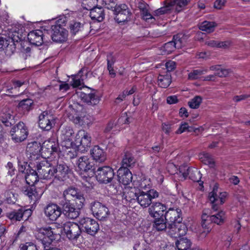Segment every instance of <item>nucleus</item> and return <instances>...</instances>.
Instances as JSON below:
<instances>
[{
	"mask_svg": "<svg viewBox=\"0 0 250 250\" xmlns=\"http://www.w3.org/2000/svg\"><path fill=\"white\" fill-rule=\"evenodd\" d=\"M85 198L83 194L74 187L65 189L59 199L62 213L68 218L74 219L80 214V209L84 206Z\"/></svg>",
	"mask_w": 250,
	"mask_h": 250,
	"instance_id": "nucleus-1",
	"label": "nucleus"
},
{
	"mask_svg": "<svg viewBox=\"0 0 250 250\" xmlns=\"http://www.w3.org/2000/svg\"><path fill=\"white\" fill-rule=\"evenodd\" d=\"M165 218L168 224V235L171 237H181L185 235L188 229L182 222L181 209L178 208L169 207L165 214Z\"/></svg>",
	"mask_w": 250,
	"mask_h": 250,
	"instance_id": "nucleus-2",
	"label": "nucleus"
},
{
	"mask_svg": "<svg viewBox=\"0 0 250 250\" xmlns=\"http://www.w3.org/2000/svg\"><path fill=\"white\" fill-rule=\"evenodd\" d=\"M226 218L225 213L221 210L213 215H209L204 210L202 215V227L205 229L202 233V235L206 236L211 230L213 223L218 225L223 224Z\"/></svg>",
	"mask_w": 250,
	"mask_h": 250,
	"instance_id": "nucleus-3",
	"label": "nucleus"
},
{
	"mask_svg": "<svg viewBox=\"0 0 250 250\" xmlns=\"http://www.w3.org/2000/svg\"><path fill=\"white\" fill-rule=\"evenodd\" d=\"M57 236L56 229L51 227L41 228L35 232L36 239L42 242L43 247L50 246Z\"/></svg>",
	"mask_w": 250,
	"mask_h": 250,
	"instance_id": "nucleus-4",
	"label": "nucleus"
},
{
	"mask_svg": "<svg viewBox=\"0 0 250 250\" xmlns=\"http://www.w3.org/2000/svg\"><path fill=\"white\" fill-rule=\"evenodd\" d=\"M91 136L83 130L78 131L76 136L75 146L77 151L82 153L86 151L91 145Z\"/></svg>",
	"mask_w": 250,
	"mask_h": 250,
	"instance_id": "nucleus-5",
	"label": "nucleus"
},
{
	"mask_svg": "<svg viewBox=\"0 0 250 250\" xmlns=\"http://www.w3.org/2000/svg\"><path fill=\"white\" fill-rule=\"evenodd\" d=\"M37 170L41 178L45 180H52L53 182H56L55 180V167L47 162L43 161L37 163Z\"/></svg>",
	"mask_w": 250,
	"mask_h": 250,
	"instance_id": "nucleus-6",
	"label": "nucleus"
},
{
	"mask_svg": "<svg viewBox=\"0 0 250 250\" xmlns=\"http://www.w3.org/2000/svg\"><path fill=\"white\" fill-rule=\"evenodd\" d=\"M90 209L93 216L100 221H105L110 215L108 208L98 201H93L90 203Z\"/></svg>",
	"mask_w": 250,
	"mask_h": 250,
	"instance_id": "nucleus-7",
	"label": "nucleus"
},
{
	"mask_svg": "<svg viewBox=\"0 0 250 250\" xmlns=\"http://www.w3.org/2000/svg\"><path fill=\"white\" fill-rule=\"evenodd\" d=\"M159 192L154 189H151L146 191H140L137 197L138 203L143 208L150 207L153 203L152 200L159 197Z\"/></svg>",
	"mask_w": 250,
	"mask_h": 250,
	"instance_id": "nucleus-8",
	"label": "nucleus"
},
{
	"mask_svg": "<svg viewBox=\"0 0 250 250\" xmlns=\"http://www.w3.org/2000/svg\"><path fill=\"white\" fill-rule=\"evenodd\" d=\"M11 139L15 143H21L27 137L28 132L24 123L20 122L10 131Z\"/></svg>",
	"mask_w": 250,
	"mask_h": 250,
	"instance_id": "nucleus-9",
	"label": "nucleus"
},
{
	"mask_svg": "<svg viewBox=\"0 0 250 250\" xmlns=\"http://www.w3.org/2000/svg\"><path fill=\"white\" fill-rule=\"evenodd\" d=\"M114 175V170L109 166L99 167L96 172L97 180L102 184H106L111 182Z\"/></svg>",
	"mask_w": 250,
	"mask_h": 250,
	"instance_id": "nucleus-10",
	"label": "nucleus"
},
{
	"mask_svg": "<svg viewBox=\"0 0 250 250\" xmlns=\"http://www.w3.org/2000/svg\"><path fill=\"white\" fill-rule=\"evenodd\" d=\"M63 230L67 238L70 240H76L81 235V225L73 222H66L63 225Z\"/></svg>",
	"mask_w": 250,
	"mask_h": 250,
	"instance_id": "nucleus-11",
	"label": "nucleus"
},
{
	"mask_svg": "<svg viewBox=\"0 0 250 250\" xmlns=\"http://www.w3.org/2000/svg\"><path fill=\"white\" fill-rule=\"evenodd\" d=\"M79 223L81 225L82 231L91 235H95L99 229L98 223L94 219L88 217L81 219Z\"/></svg>",
	"mask_w": 250,
	"mask_h": 250,
	"instance_id": "nucleus-12",
	"label": "nucleus"
},
{
	"mask_svg": "<svg viewBox=\"0 0 250 250\" xmlns=\"http://www.w3.org/2000/svg\"><path fill=\"white\" fill-rule=\"evenodd\" d=\"M78 93L81 100L88 105H96L99 103L100 100V97L95 90L86 88L84 89L83 91L78 92Z\"/></svg>",
	"mask_w": 250,
	"mask_h": 250,
	"instance_id": "nucleus-13",
	"label": "nucleus"
},
{
	"mask_svg": "<svg viewBox=\"0 0 250 250\" xmlns=\"http://www.w3.org/2000/svg\"><path fill=\"white\" fill-rule=\"evenodd\" d=\"M116 17L115 19L119 22L127 21L130 20L131 12L128 6L125 4H121L116 6L114 10Z\"/></svg>",
	"mask_w": 250,
	"mask_h": 250,
	"instance_id": "nucleus-14",
	"label": "nucleus"
},
{
	"mask_svg": "<svg viewBox=\"0 0 250 250\" xmlns=\"http://www.w3.org/2000/svg\"><path fill=\"white\" fill-rule=\"evenodd\" d=\"M55 124V119L52 115L46 111H43L39 117V125L44 130H50Z\"/></svg>",
	"mask_w": 250,
	"mask_h": 250,
	"instance_id": "nucleus-15",
	"label": "nucleus"
},
{
	"mask_svg": "<svg viewBox=\"0 0 250 250\" xmlns=\"http://www.w3.org/2000/svg\"><path fill=\"white\" fill-rule=\"evenodd\" d=\"M76 165L81 171L94 173L95 167L93 161L88 156H81L78 159Z\"/></svg>",
	"mask_w": 250,
	"mask_h": 250,
	"instance_id": "nucleus-16",
	"label": "nucleus"
},
{
	"mask_svg": "<svg viewBox=\"0 0 250 250\" xmlns=\"http://www.w3.org/2000/svg\"><path fill=\"white\" fill-rule=\"evenodd\" d=\"M51 38L54 42H65L67 38V31L60 26L54 25L51 27Z\"/></svg>",
	"mask_w": 250,
	"mask_h": 250,
	"instance_id": "nucleus-17",
	"label": "nucleus"
},
{
	"mask_svg": "<svg viewBox=\"0 0 250 250\" xmlns=\"http://www.w3.org/2000/svg\"><path fill=\"white\" fill-rule=\"evenodd\" d=\"M217 188L214 187L213 190L209 193L208 198L212 204V208L214 211L219 209V206L222 205L225 202V198L226 196V193H220V196L217 193Z\"/></svg>",
	"mask_w": 250,
	"mask_h": 250,
	"instance_id": "nucleus-18",
	"label": "nucleus"
},
{
	"mask_svg": "<svg viewBox=\"0 0 250 250\" xmlns=\"http://www.w3.org/2000/svg\"><path fill=\"white\" fill-rule=\"evenodd\" d=\"M179 171L185 178L188 176L194 182H199L202 177L200 171L194 167H181L179 168Z\"/></svg>",
	"mask_w": 250,
	"mask_h": 250,
	"instance_id": "nucleus-19",
	"label": "nucleus"
},
{
	"mask_svg": "<svg viewBox=\"0 0 250 250\" xmlns=\"http://www.w3.org/2000/svg\"><path fill=\"white\" fill-rule=\"evenodd\" d=\"M44 213L50 220L56 221L62 214V209L57 204H50L45 208Z\"/></svg>",
	"mask_w": 250,
	"mask_h": 250,
	"instance_id": "nucleus-20",
	"label": "nucleus"
},
{
	"mask_svg": "<svg viewBox=\"0 0 250 250\" xmlns=\"http://www.w3.org/2000/svg\"><path fill=\"white\" fill-rule=\"evenodd\" d=\"M55 167V180L56 182H62L65 180L67 177L69 168L64 163L58 164Z\"/></svg>",
	"mask_w": 250,
	"mask_h": 250,
	"instance_id": "nucleus-21",
	"label": "nucleus"
},
{
	"mask_svg": "<svg viewBox=\"0 0 250 250\" xmlns=\"http://www.w3.org/2000/svg\"><path fill=\"white\" fill-rule=\"evenodd\" d=\"M167 209V207L160 202H153L149 207L148 212L149 215L153 218H160L163 215V212Z\"/></svg>",
	"mask_w": 250,
	"mask_h": 250,
	"instance_id": "nucleus-22",
	"label": "nucleus"
},
{
	"mask_svg": "<svg viewBox=\"0 0 250 250\" xmlns=\"http://www.w3.org/2000/svg\"><path fill=\"white\" fill-rule=\"evenodd\" d=\"M29 42L36 46L42 44L43 41L45 40V34L40 30H36L30 32L27 36Z\"/></svg>",
	"mask_w": 250,
	"mask_h": 250,
	"instance_id": "nucleus-23",
	"label": "nucleus"
},
{
	"mask_svg": "<svg viewBox=\"0 0 250 250\" xmlns=\"http://www.w3.org/2000/svg\"><path fill=\"white\" fill-rule=\"evenodd\" d=\"M119 181L124 185L130 184L132 180V174L128 168L121 167L117 171Z\"/></svg>",
	"mask_w": 250,
	"mask_h": 250,
	"instance_id": "nucleus-24",
	"label": "nucleus"
},
{
	"mask_svg": "<svg viewBox=\"0 0 250 250\" xmlns=\"http://www.w3.org/2000/svg\"><path fill=\"white\" fill-rule=\"evenodd\" d=\"M31 214V211L30 209H24L21 208L18 210H14L7 213V217L12 221H21L22 217L25 216L27 218Z\"/></svg>",
	"mask_w": 250,
	"mask_h": 250,
	"instance_id": "nucleus-25",
	"label": "nucleus"
},
{
	"mask_svg": "<svg viewBox=\"0 0 250 250\" xmlns=\"http://www.w3.org/2000/svg\"><path fill=\"white\" fill-rule=\"evenodd\" d=\"M23 193L27 196L30 200L35 202L41 198L42 191L39 188L37 189L35 186H28L23 190Z\"/></svg>",
	"mask_w": 250,
	"mask_h": 250,
	"instance_id": "nucleus-26",
	"label": "nucleus"
},
{
	"mask_svg": "<svg viewBox=\"0 0 250 250\" xmlns=\"http://www.w3.org/2000/svg\"><path fill=\"white\" fill-rule=\"evenodd\" d=\"M90 153L93 159L98 162H103L106 159L105 152L98 146H94L91 150Z\"/></svg>",
	"mask_w": 250,
	"mask_h": 250,
	"instance_id": "nucleus-27",
	"label": "nucleus"
},
{
	"mask_svg": "<svg viewBox=\"0 0 250 250\" xmlns=\"http://www.w3.org/2000/svg\"><path fill=\"white\" fill-rule=\"evenodd\" d=\"M45 145L41 146L40 143L37 142H33L28 144L26 147V152L28 155H30V157L32 155L36 156L39 155L42 148L43 149Z\"/></svg>",
	"mask_w": 250,
	"mask_h": 250,
	"instance_id": "nucleus-28",
	"label": "nucleus"
},
{
	"mask_svg": "<svg viewBox=\"0 0 250 250\" xmlns=\"http://www.w3.org/2000/svg\"><path fill=\"white\" fill-rule=\"evenodd\" d=\"M90 17L93 20L99 22L103 21L104 18V9L102 7H94L90 10Z\"/></svg>",
	"mask_w": 250,
	"mask_h": 250,
	"instance_id": "nucleus-29",
	"label": "nucleus"
},
{
	"mask_svg": "<svg viewBox=\"0 0 250 250\" xmlns=\"http://www.w3.org/2000/svg\"><path fill=\"white\" fill-rule=\"evenodd\" d=\"M39 177L36 167V170L30 169L29 172H27L25 178L26 183L29 186H35L34 184L38 182Z\"/></svg>",
	"mask_w": 250,
	"mask_h": 250,
	"instance_id": "nucleus-30",
	"label": "nucleus"
},
{
	"mask_svg": "<svg viewBox=\"0 0 250 250\" xmlns=\"http://www.w3.org/2000/svg\"><path fill=\"white\" fill-rule=\"evenodd\" d=\"M153 227L157 231L166 230L168 234V224L162 217L154 218Z\"/></svg>",
	"mask_w": 250,
	"mask_h": 250,
	"instance_id": "nucleus-31",
	"label": "nucleus"
},
{
	"mask_svg": "<svg viewBox=\"0 0 250 250\" xmlns=\"http://www.w3.org/2000/svg\"><path fill=\"white\" fill-rule=\"evenodd\" d=\"M178 250H189L192 242L187 237H181L175 243Z\"/></svg>",
	"mask_w": 250,
	"mask_h": 250,
	"instance_id": "nucleus-32",
	"label": "nucleus"
},
{
	"mask_svg": "<svg viewBox=\"0 0 250 250\" xmlns=\"http://www.w3.org/2000/svg\"><path fill=\"white\" fill-rule=\"evenodd\" d=\"M135 160L132 154L128 152L125 153L122 161V167H130L134 166Z\"/></svg>",
	"mask_w": 250,
	"mask_h": 250,
	"instance_id": "nucleus-33",
	"label": "nucleus"
},
{
	"mask_svg": "<svg viewBox=\"0 0 250 250\" xmlns=\"http://www.w3.org/2000/svg\"><path fill=\"white\" fill-rule=\"evenodd\" d=\"M140 190L136 187H131L126 189L125 192V198L129 201L132 200H136L137 197H138Z\"/></svg>",
	"mask_w": 250,
	"mask_h": 250,
	"instance_id": "nucleus-34",
	"label": "nucleus"
},
{
	"mask_svg": "<svg viewBox=\"0 0 250 250\" xmlns=\"http://www.w3.org/2000/svg\"><path fill=\"white\" fill-rule=\"evenodd\" d=\"M199 157L200 160L203 163L209 166L210 167H214V160L209 153L204 152L200 153Z\"/></svg>",
	"mask_w": 250,
	"mask_h": 250,
	"instance_id": "nucleus-35",
	"label": "nucleus"
},
{
	"mask_svg": "<svg viewBox=\"0 0 250 250\" xmlns=\"http://www.w3.org/2000/svg\"><path fill=\"white\" fill-rule=\"evenodd\" d=\"M216 25L217 24L215 22L206 21L201 23L199 29L203 31L209 33L214 31Z\"/></svg>",
	"mask_w": 250,
	"mask_h": 250,
	"instance_id": "nucleus-36",
	"label": "nucleus"
},
{
	"mask_svg": "<svg viewBox=\"0 0 250 250\" xmlns=\"http://www.w3.org/2000/svg\"><path fill=\"white\" fill-rule=\"evenodd\" d=\"M61 138L62 140H72L74 131L72 127L65 126L61 131Z\"/></svg>",
	"mask_w": 250,
	"mask_h": 250,
	"instance_id": "nucleus-37",
	"label": "nucleus"
},
{
	"mask_svg": "<svg viewBox=\"0 0 250 250\" xmlns=\"http://www.w3.org/2000/svg\"><path fill=\"white\" fill-rule=\"evenodd\" d=\"M33 101L30 99L21 100L18 104V107L24 112H28L32 109Z\"/></svg>",
	"mask_w": 250,
	"mask_h": 250,
	"instance_id": "nucleus-38",
	"label": "nucleus"
},
{
	"mask_svg": "<svg viewBox=\"0 0 250 250\" xmlns=\"http://www.w3.org/2000/svg\"><path fill=\"white\" fill-rule=\"evenodd\" d=\"M171 82L170 75L168 74L166 75H160L158 78V85L162 88H166L167 87Z\"/></svg>",
	"mask_w": 250,
	"mask_h": 250,
	"instance_id": "nucleus-39",
	"label": "nucleus"
},
{
	"mask_svg": "<svg viewBox=\"0 0 250 250\" xmlns=\"http://www.w3.org/2000/svg\"><path fill=\"white\" fill-rule=\"evenodd\" d=\"M190 1V0H171L170 4L172 7L175 6L176 11L179 12L188 4Z\"/></svg>",
	"mask_w": 250,
	"mask_h": 250,
	"instance_id": "nucleus-40",
	"label": "nucleus"
},
{
	"mask_svg": "<svg viewBox=\"0 0 250 250\" xmlns=\"http://www.w3.org/2000/svg\"><path fill=\"white\" fill-rule=\"evenodd\" d=\"M177 49L172 41L166 43L160 48L161 54L163 55H168Z\"/></svg>",
	"mask_w": 250,
	"mask_h": 250,
	"instance_id": "nucleus-41",
	"label": "nucleus"
},
{
	"mask_svg": "<svg viewBox=\"0 0 250 250\" xmlns=\"http://www.w3.org/2000/svg\"><path fill=\"white\" fill-rule=\"evenodd\" d=\"M176 46L177 49L182 48L185 45V38L184 35L182 34H178L174 35L173 37L172 41H171Z\"/></svg>",
	"mask_w": 250,
	"mask_h": 250,
	"instance_id": "nucleus-42",
	"label": "nucleus"
},
{
	"mask_svg": "<svg viewBox=\"0 0 250 250\" xmlns=\"http://www.w3.org/2000/svg\"><path fill=\"white\" fill-rule=\"evenodd\" d=\"M165 5L160 8L154 11V15L157 16H159L162 15L170 13V11L172 7L170 4V2H167V0L164 1Z\"/></svg>",
	"mask_w": 250,
	"mask_h": 250,
	"instance_id": "nucleus-43",
	"label": "nucleus"
},
{
	"mask_svg": "<svg viewBox=\"0 0 250 250\" xmlns=\"http://www.w3.org/2000/svg\"><path fill=\"white\" fill-rule=\"evenodd\" d=\"M202 100L203 98L202 97L196 96L188 102V104L191 108L197 109L199 108Z\"/></svg>",
	"mask_w": 250,
	"mask_h": 250,
	"instance_id": "nucleus-44",
	"label": "nucleus"
},
{
	"mask_svg": "<svg viewBox=\"0 0 250 250\" xmlns=\"http://www.w3.org/2000/svg\"><path fill=\"white\" fill-rule=\"evenodd\" d=\"M197 130H198L197 128L193 129L192 127L189 126L187 123L185 122L181 124L180 127L175 132V133L179 134L186 131L188 132H191L192 131L196 132Z\"/></svg>",
	"mask_w": 250,
	"mask_h": 250,
	"instance_id": "nucleus-45",
	"label": "nucleus"
},
{
	"mask_svg": "<svg viewBox=\"0 0 250 250\" xmlns=\"http://www.w3.org/2000/svg\"><path fill=\"white\" fill-rule=\"evenodd\" d=\"M16 50V45L11 40H9V42L6 45L5 48L3 50L5 55L8 56L12 55Z\"/></svg>",
	"mask_w": 250,
	"mask_h": 250,
	"instance_id": "nucleus-46",
	"label": "nucleus"
},
{
	"mask_svg": "<svg viewBox=\"0 0 250 250\" xmlns=\"http://www.w3.org/2000/svg\"><path fill=\"white\" fill-rule=\"evenodd\" d=\"M207 72V69L194 70L188 74V79L190 80L197 79L199 76L204 74Z\"/></svg>",
	"mask_w": 250,
	"mask_h": 250,
	"instance_id": "nucleus-47",
	"label": "nucleus"
},
{
	"mask_svg": "<svg viewBox=\"0 0 250 250\" xmlns=\"http://www.w3.org/2000/svg\"><path fill=\"white\" fill-rule=\"evenodd\" d=\"M107 69L109 71V75L111 77L114 78L116 76V73L113 69V65L114 63V60L112 56H108L107 59Z\"/></svg>",
	"mask_w": 250,
	"mask_h": 250,
	"instance_id": "nucleus-48",
	"label": "nucleus"
},
{
	"mask_svg": "<svg viewBox=\"0 0 250 250\" xmlns=\"http://www.w3.org/2000/svg\"><path fill=\"white\" fill-rule=\"evenodd\" d=\"M70 32L75 35L79 31L82 30L83 29V24H82L79 22H74L73 23L70 24Z\"/></svg>",
	"mask_w": 250,
	"mask_h": 250,
	"instance_id": "nucleus-49",
	"label": "nucleus"
},
{
	"mask_svg": "<svg viewBox=\"0 0 250 250\" xmlns=\"http://www.w3.org/2000/svg\"><path fill=\"white\" fill-rule=\"evenodd\" d=\"M87 119V116L80 117L77 116L75 117L73 116L72 120L75 124L84 125V124H88V122L86 121Z\"/></svg>",
	"mask_w": 250,
	"mask_h": 250,
	"instance_id": "nucleus-50",
	"label": "nucleus"
},
{
	"mask_svg": "<svg viewBox=\"0 0 250 250\" xmlns=\"http://www.w3.org/2000/svg\"><path fill=\"white\" fill-rule=\"evenodd\" d=\"M20 249V250H38L36 245L32 242H27L21 245Z\"/></svg>",
	"mask_w": 250,
	"mask_h": 250,
	"instance_id": "nucleus-51",
	"label": "nucleus"
},
{
	"mask_svg": "<svg viewBox=\"0 0 250 250\" xmlns=\"http://www.w3.org/2000/svg\"><path fill=\"white\" fill-rule=\"evenodd\" d=\"M116 0H103V4L108 9L112 10L117 5L116 4Z\"/></svg>",
	"mask_w": 250,
	"mask_h": 250,
	"instance_id": "nucleus-52",
	"label": "nucleus"
},
{
	"mask_svg": "<svg viewBox=\"0 0 250 250\" xmlns=\"http://www.w3.org/2000/svg\"><path fill=\"white\" fill-rule=\"evenodd\" d=\"M230 71L229 69L223 68L220 67L218 71L215 72V75L220 77H226L229 75Z\"/></svg>",
	"mask_w": 250,
	"mask_h": 250,
	"instance_id": "nucleus-53",
	"label": "nucleus"
},
{
	"mask_svg": "<svg viewBox=\"0 0 250 250\" xmlns=\"http://www.w3.org/2000/svg\"><path fill=\"white\" fill-rule=\"evenodd\" d=\"M75 142L73 143L72 140H62V146L65 147L66 148H70V149H77L75 146Z\"/></svg>",
	"mask_w": 250,
	"mask_h": 250,
	"instance_id": "nucleus-54",
	"label": "nucleus"
},
{
	"mask_svg": "<svg viewBox=\"0 0 250 250\" xmlns=\"http://www.w3.org/2000/svg\"><path fill=\"white\" fill-rule=\"evenodd\" d=\"M121 183L120 182L118 179L117 181L113 182L112 184L109 185V188L112 193L116 194L118 192L121 187Z\"/></svg>",
	"mask_w": 250,
	"mask_h": 250,
	"instance_id": "nucleus-55",
	"label": "nucleus"
},
{
	"mask_svg": "<svg viewBox=\"0 0 250 250\" xmlns=\"http://www.w3.org/2000/svg\"><path fill=\"white\" fill-rule=\"evenodd\" d=\"M46 146H50V147H47L46 148L49 150L50 153H52L54 152H57L58 149V145L55 144L54 142H48L46 144Z\"/></svg>",
	"mask_w": 250,
	"mask_h": 250,
	"instance_id": "nucleus-56",
	"label": "nucleus"
},
{
	"mask_svg": "<svg viewBox=\"0 0 250 250\" xmlns=\"http://www.w3.org/2000/svg\"><path fill=\"white\" fill-rule=\"evenodd\" d=\"M9 42V39L2 37H0V51L3 50L6 45Z\"/></svg>",
	"mask_w": 250,
	"mask_h": 250,
	"instance_id": "nucleus-57",
	"label": "nucleus"
},
{
	"mask_svg": "<svg viewBox=\"0 0 250 250\" xmlns=\"http://www.w3.org/2000/svg\"><path fill=\"white\" fill-rule=\"evenodd\" d=\"M162 130L166 134L168 135L171 131V125L169 123H163Z\"/></svg>",
	"mask_w": 250,
	"mask_h": 250,
	"instance_id": "nucleus-58",
	"label": "nucleus"
},
{
	"mask_svg": "<svg viewBox=\"0 0 250 250\" xmlns=\"http://www.w3.org/2000/svg\"><path fill=\"white\" fill-rule=\"evenodd\" d=\"M231 44V42L229 41H226L224 42H218L217 43V47L222 48H228Z\"/></svg>",
	"mask_w": 250,
	"mask_h": 250,
	"instance_id": "nucleus-59",
	"label": "nucleus"
},
{
	"mask_svg": "<svg viewBox=\"0 0 250 250\" xmlns=\"http://www.w3.org/2000/svg\"><path fill=\"white\" fill-rule=\"evenodd\" d=\"M165 66L167 71L170 72L175 69L176 63L174 62L170 61L166 63Z\"/></svg>",
	"mask_w": 250,
	"mask_h": 250,
	"instance_id": "nucleus-60",
	"label": "nucleus"
},
{
	"mask_svg": "<svg viewBox=\"0 0 250 250\" xmlns=\"http://www.w3.org/2000/svg\"><path fill=\"white\" fill-rule=\"evenodd\" d=\"M164 201L165 202L164 205L168 208V206L171 207L172 205L175 202V200L172 196H169L165 199Z\"/></svg>",
	"mask_w": 250,
	"mask_h": 250,
	"instance_id": "nucleus-61",
	"label": "nucleus"
},
{
	"mask_svg": "<svg viewBox=\"0 0 250 250\" xmlns=\"http://www.w3.org/2000/svg\"><path fill=\"white\" fill-rule=\"evenodd\" d=\"M226 2V0H216L214 3V7L216 9H221L225 5Z\"/></svg>",
	"mask_w": 250,
	"mask_h": 250,
	"instance_id": "nucleus-62",
	"label": "nucleus"
},
{
	"mask_svg": "<svg viewBox=\"0 0 250 250\" xmlns=\"http://www.w3.org/2000/svg\"><path fill=\"white\" fill-rule=\"evenodd\" d=\"M163 147L161 145H156L155 146H152L151 148V150L150 151L154 154H157L159 152H160L162 149Z\"/></svg>",
	"mask_w": 250,
	"mask_h": 250,
	"instance_id": "nucleus-63",
	"label": "nucleus"
},
{
	"mask_svg": "<svg viewBox=\"0 0 250 250\" xmlns=\"http://www.w3.org/2000/svg\"><path fill=\"white\" fill-rule=\"evenodd\" d=\"M177 97L175 95L170 96L167 97V102L168 104H174L178 102Z\"/></svg>",
	"mask_w": 250,
	"mask_h": 250,
	"instance_id": "nucleus-64",
	"label": "nucleus"
}]
</instances>
